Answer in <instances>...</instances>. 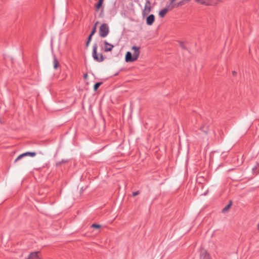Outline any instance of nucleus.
<instances>
[{
	"instance_id": "f8f14e48",
	"label": "nucleus",
	"mask_w": 259,
	"mask_h": 259,
	"mask_svg": "<svg viewBox=\"0 0 259 259\" xmlns=\"http://www.w3.org/2000/svg\"><path fill=\"white\" fill-rule=\"evenodd\" d=\"M196 2L201 5L209 6L211 5L210 0H195Z\"/></svg>"
},
{
	"instance_id": "393cba45",
	"label": "nucleus",
	"mask_w": 259,
	"mask_h": 259,
	"mask_svg": "<svg viewBox=\"0 0 259 259\" xmlns=\"http://www.w3.org/2000/svg\"><path fill=\"white\" fill-rule=\"evenodd\" d=\"M90 41H89V40H88V41H87V43H86V46H87V47L89 46V44L90 43Z\"/></svg>"
},
{
	"instance_id": "7ed1b4c3",
	"label": "nucleus",
	"mask_w": 259,
	"mask_h": 259,
	"mask_svg": "<svg viewBox=\"0 0 259 259\" xmlns=\"http://www.w3.org/2000/svg\"><path fill=\"white\" fill-rule=\"evenodd\" d=\"M109 32V28L107 24H102L99 28V35L101 37H105Z\"/></svg>"
},
{
	"instance_id": "412c9836",
	"label": "nucleus",
	"mask_w": 259,
	"mask_h": 259,
	"mask_svg": "<svg viewBox=\"0 0 259 259\" xmlns=\"http://www.w3.org/2000/svg\"><path fill=\"white\" fill-rule=\"evenodd\" d=\"M140 194V192L139 191H137L136 192H134L133 193V196L134 197H135L137 195H139Z\"/></svg>"
},
{
	"instance_id": "2eb2a0df",
	"label": "nucleus",
	"mask_w": 259,
	"mask_h": 259,
	"mask_svg": "<svg viewBox=\"0 0 259 259\" xmlns=\"http://www.w3.org/2000/svg\"><path fill=\"white\" fill-rule=\"evenodd\" d=\"M200 130L205 133H207L208 131V126L206 125H203L201 126Z\"/></svg>"
},
{
	"instance_id": "4468645a",
	"label": "nucleus",
	"mask_w": 259,
	"mask_h": 259,
	"mask_svg": "<svg viewBox=\"0 0 259 259\" xmlns=\"http://www.w3.org/2000/svg\"><path fill=\"white\" fill-rule=\"evenodd\" d=\"M232 205V202H230L228 205H227L223 209H222V212L223 213H226L227 212L229 209L230 208L231 206Z\"/></svg>"
},
{
	"instance_id": "0eeeda50",
	"label": "nucleus",
	"mask_w": 259,
	"mask_h": 259,
	"mask_svg": "<svg viewBox=\"0 0 259 259\" xmlns=\"http://www.w3.org/2000/svg\"><path fill=\"white\" fill-rule=\"evenodd\" d=\"M26 259H41L39 251H34L31 252Z\"/></svg>"
},
{
	"instance_id": "20e7f679",
	"label": "nucleus",
	"mask_w": 259,
	"mask_h": 259,
	"mask_svg": "<svg viewBox=\"0 0 259 259\" xmlns=\"http://www.w3.org/2000/svg\"><path fill=\"white\" fill-rule=\"evenodd\" d=\"M151 10V3L150 1H146L144 9L143 10L142 14L143 16L148 15Z\"/></svg>"
},
{
	"instance_id": "a211bd4d",
	"label": "nucleus",
	"mask_w": 259,
	"mask_h": 259,
	"mask_svg": "<svg viewBox=\"0 0 259 259\" xmlns=\"http://www.w3.org/2000/svg\"><path fill=\"white\" fill-rule=\"evenodd\" d=\"M99 23V22H96L95 23V25L92 29V34H95L96 32V29H97V25Z\"/></svg>"
},
{
	"instance_id": "423d86ee",
	"label": "nucleus",
	"mask_w": 259,
	"mask_h": 259,
	"mask_svg": "<svg viewBox=\"0 0 259 259\" xmlns=\"http://www.w3.org/2000/svg\"><path fill=\"white\" fill-rule=\"evenodd\" d=\"M200 259H211L209 254L204 249L200 250Z\"/></svg>"
},
{
	"instance_id": "ddd939ff",
	"label": "nucleus",
	"mask_w": 259,
	"mask_h": 259,
	"mask_svg": "<svg viewBox=\"0 0 259 259\" xmlns=\"http://www.w3.org/2000/svg\"><path fill=\"white\" fill-rule=\"evenodd\" d=\"M104 0H99L98 3L95 5L96 11L98 12L101 8Z\"/></svg>"
},
{
	"instance_id": "9b49d317",
	"label": "nucleus",
	"mask_w": 259,
	"mask_h": 259,
	"mask_svg": "<svg viewBox=\"0 0 259 259\" xmlns=\"http://www.w3.org/2000/svg\"><path fill=\"white\" fill-rule=\"evenodd\" d=\"M190 1V0H182L180 2H179L177 4H174V5H172L171 6V8L170 9H172L175 7H177V8L183 6V5H184L186 2H188Z\"/></svg>"
},
{
	"instance_id": "f03ea898",
	"label": "nucleus",
	"mask_w": 259,
	"mask_h": 259,
	"mask_svg": "<svg viewBox=\"0 0 259 259\" xmlns=\"http://www.w3.org/2000/svg\"><path fill=\"white\" fill-rule=\"evenodd\" d=\"M97 47L96 44L94 45L92 53L93 57L96 61L101 62L104 61V57L102 54H99V55L97 54Z\"/></svg>"
},
{
	"instance_id": "39448f33",
	"label": "nucleus",
	"mask_w": 259,
	"mask_h": 259,
	"mask_svg": "<svg viewBox=\"0 0 259 259\" xmlns=\"http://www.w3.org/2000/svg\"><path fill=\"white\" fill-rule=\"evenodd\" d=\"M36 153L34 152H27L24 153H22L19 155L15 160L14 162H17L19 160L21 159L23 157L26 156H30L31 157H34L36 155Z\"/></svg>"
},
{
	"instance_id": "9d476101",
	"label": "nucleus",
	"mask_w": 259,
	"mask_h": 259,
	"mask_svg": "<svg viewBox=\"0 0 259 259\" xmlns=\"http://www.w3.org/2000/svg\"><path fill=\"white\" fill-rule=\"evenodd\" d=\"M155 20V16L153 14L150 15L146 19V23L148 25L153 24Z\"/></svg>"
},
{
	"instance_id": "5701e85b",
	"label": "nucleus",
	"mask_w": 259,
	"mask_h": 259,
	"mask_svg": "<svg viewBox=\"0 0 259 259\" xmlns=\"http://www.w3.org/2000/svg\"><path fill=\"white\" fill-rule=\"evenodd\" d=\"M176 0H169L170 1V5L169 6H171L172 5H174V3L176 1Z\"/></svg>"
},
{
	"instance_id": "4be33fe9",
	"label": "nucleus",
	"mask_w": 259,
	"mask_h": 259,
	"mask_svg": "<svg viewBox=\"0 0 259 259\" xmlns=\"http://www.w3.org/2000/svg\"><path fill=\"white\" fill-rule=\"evenodd\" d=\"M94 34H92V33L91 32V34L89 35V37H88V40L89 41H91V39H92V36L94 35Z\"/></svg>"
},
{
	"instance_id": "a878e982",
	"label": "nucleus",
	"mask_w": 259,
	"mask_h": 259,
	"mask_svg": "<svg viewBox=\"0 0 259 259\" xmlns=\"http://www.w3.org/2000/svg\"><path fill=\"white\" fill-rule=\"evenodd\" d=\"M87 76H88V74H84V78H87Z\"/></svg>"
},
{
	"instance_id": "bb28decb",
	"label": "nucleus",
	"mask_w": 259,
	"mask_h": 259,
	"mask_svg": "<svg viewBox=\"0 0 259 259\" xmlns=\"http://www.w3.org/2000/svg\"><path fill=\"white\" fill-rule=\"evenodd\" d=\"M146 1H150L149 0H146Z\"/></svg>"
},
{
	"instance_id": "dca6fc26",
	"label": "nucleus",
	"mask_w": 259,
	"mask_h": 259,
	"mask_svg": "<svg viewBox=\"0 0 259 259\" xmlns=\"http://www.w3.org/2000/svg\"><path fill=\"white\" fill-rule=\"evenodd\" d=\"M58 65H59V62H58L57 58L55 57H54V60H53L54 68L55 69H56L58 67Z\"/></svg>"
},
{
	"instance_id": "f3484780",
	"label": "nucleus",
	"mask_w": 259,
	"mask_h": 259,
	"mask_svg": "<svg viewBox=\"0 0 259 259\" xmlns=\"http://www.w3.org/2000/svg\"><path fill=\"white\" fill-rule=\"evenodd\" d=\"M102 84V82H97L95 84L94 86V90L95 91H96L99 88V87Z\"/></svg>"
},
{
	"instance_id": "1a4fd4ad",
	"label": "nucleus",
	"mask_w": 259,
	"mask_h": 259,
	"mask_svg": "<svg viewBox=\"0 0 259 259\" xmlns=\"http://www.w3.org/2000/svg\"><path fill=\"white\" fill-rule=\"evenodd\" d=\"M105 45L104 47V51L106 52H110L112 50L113 48H114V46L113 45H111L109 43H108L107 41H104V42Z\"/></svg>"
},
{
	"instance_id": "6ab92c4d",
	"label": "nucleus",
	"mask_w": 259,
	"mask_h": 259,
	"mask_svg": "<svg viewBox=\"0 0 259 259\" xmlns=\"http://www.w3.org/2000/svg\"><path fill=\"white\" fill-rule=\"evenodd\" d=\"M91 227L92 228H100L101 227V225L96 224H93Z\"/></svg>"
},
{
	"instance_id": "f257e3e1",
	"label": "nucleus",
	"mask_w": 259,
	"mask_h": 259,
	"mask_svg": "<svg viewBox=\"0 0 259 259\" xmlns=\"http://www.w3.org/2000/svg\"><path fill=\"white\" fill-rule=\"evenodd\" d=\"M140 47L133 46L132 50L134 51L133 54L132 55L130 52H127L125 55V61L126 62H132L136 61L140 54Z\"/></svg>"
},
{
	"instance_id": "b1692460",
	"label": "nucleus",
	"mask_w": 259,
	"mask_h": 259,
	"mask_svg": "<svg viewBox=\"0 0 259 259\" xmlns=\"http://www.w3.org/2000/svg\"><path fill=\"white\" fill-rule=\"evenodd\" d=\"M232 75L234 76H236L237 75V72L235 71H232Z\"/></svg>"
},
{
	"instance_id": "aec40b11",
	"label": "nucleus",
	"mask_w": 259,
	"mask_h": 259,
	"mask_svg": "<svg viewBox=\"0 0 259 259\" xmlns=\"http://www.w3.org/2000/svg\"><path fill=\"white\" fill-rule=\"evenodd\" d=\"M180 46L181 48H182L183 49H186L185 45L183 42H180Z\"/></svg>"
},
{
	"instance_id": "6e6552de",
	"label": "nucleus",
	"mask_w": 259,
	"mask_h": 259,
	"mask_svg": "<svg viewBox=\"0 0 259 259\" xmlns=\"http://www.w3.org/2000/svg\"><path fill=\"white\" fill-rule=\"evenodd\" d=\"M170 8H171L170 6H167L165 8H164V9H163L162 10L160 11V12L159 13V16L161 18L164 17L165 16V14L167 13V12L169 10H171V9H170Z\"/></svg>"
}]
</instances>
